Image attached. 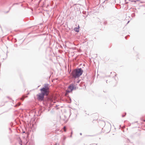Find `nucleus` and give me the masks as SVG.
Returning a JSON list of instances; mask_svg holds the SVG:
<instances>
[{
  "instance_id": "nucleus-1",
  "label": "nucleus",
  "mask_w": 145,
  "mask_h": 145,
  "mask_svg": "<svg viewBox=\"0 0 145 145\" xmlns=\"http://www.w3.org/2000/svg\"><path fill=\"white\" fill-rule=\"evenodd\" d=\"M83 72V71L81 69H78L72 72V75L74 78H78L82 74Z\"/></svg>"
},
{
  "instance_id": "nucleus-2",
  "label": "nucleus",
  "mask_w": 145,
  "mask_h": 145,
  "mask_svg": "<svg viewBox=\"0 0 145 145\" xmlns=\"http://www.w3.org/2000/svg\"><path fill=\"white\" fill-rule=\"evenodd\" d=\"M41 93L44 95L47 96L49 92V87L48 85H45L44 87L40 89Z\"/></svg>"
},
{
  "instance_id": "nucleus-3",
  "label": "nucleus",
  "mask_w": 145,
  "mask_h": 145,
  "mask_svg": "<svg viewBox=\"0 0 145 145\" xmlns=\"http://www.w3.org/2000/svg\"><path fill=\"white\" fill-rule=\"evenodd\" d=\"M37 99L39 101H42L43 100L44 95L42 93H39L37 95Z\"/></svg>"
},
{
  "instance_id": "nucleus-4",
  "label": "nucleus",
  "mask_w": 145,
  "mask_h": 145,
  "mask_svg": "<svg viewBox=\"0 0 145 145\" xmlns=\"http://www.w3.org/2000/svg\"><path fill=\"white\" fill-rule=\"evenodd\" d=\"M74 85L73 84L70 85L69 86V87L68 89L69 90L67 91V92H70L72 90L74 89Z\"/></svg>"
},
{
  "instance_id": "nucleus-5",
  "label": "nucleus",
  "mask_w": 145,
  "mask_h": 145,
  "mask_svg": "<svg viewBox=\"0 0 145 145\" xmlns=\"http://www.w3.org/2000/svg\"><path fill=\"white\" fill-rule=\"evenodd\" d=\"M79 26H78V27H76L74 28V30L78 32L79 31Z\"/></svg>"
},
{
  "instance_id": "nucleus-6",
  "label": "nucleus",
  "mask_w": 145,
  "mask_h": 145,
  "mask_svg": "<svg viewBox=\"0 0 145 145\" xmlns=\"http://www.w3.org/2000/svg\"><path fill=\"white\" fill-rule=\"evenodd\" d=\"M25 98V97L23 96L22 98H21V99L22 101H23Z\"/></svg>"
},
{
  "instance_id": "nucleus-7",
  "label": "nucleus",
  "mask_w": 145,
  "mask_h": 145,
  "mask_svg": "<svg viewBox=\"0 0 145 145\" xmlns=\"http://www.w3.org/2000/svg\"><path fill=\"white\" fill-rule=\"evenodd\" d=\"M63 129H64V131H66V127H64L63 128Z\"/></svg>"
},
{
  "instance_id": "nucleus-8",
  "label": "nucleus",
  "mask_w": 145,
  "mask_h": 145,
  "mask_svg": "<svg viewBox=\"0 0 145 145\" xmlns=\"http://www.w3.org/2000/svg\"><path fill=\"white\" fill-rule=\"evenodd\" d=\"M90 145H97V144H90Z\"/></svg>"
},
{
  "instance_id": "nucleus-9",
  "label": "nucleus",
  "mask_w": 145,
  "mask_h": 145,
  "mask_svg": "<svg viewBox=\"0 0 145 145\" xmlns=\"http://www.w3.org/2000/svg\"><path fill=\"white\" fill-rule=\"evenodd\" d=\"M143 121H144L145 122V120H143Z\"/></svg>"
}]
</instances>
